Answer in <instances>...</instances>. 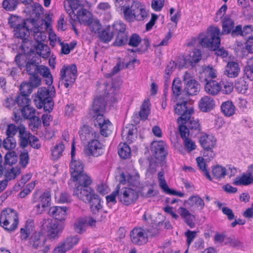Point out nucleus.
<instances>
[{"mask_svg":"<svg viewBox=\"0 0 253 253\" xmlns=\"http://www.w3.org/2000/svg\"><path fill=\"white\" fill-rule=\"evenodd\" d=\"M117 186L118 198L122 204L128 206L134 203L139 194V175L135 170L122 173Z\"/></svg>","mask_w":253,"mask_h":253,"instance_id":"1","label":"nucleus"},{"mask_svg":"<svg viewBox=\"0 0 253 253\" xmlns=\"http://www.w3.org/2000/svg\"><path fill=\"white\" fill-rule=\"evenodd\" d=\"M178 212L180 216L184 219L187 224L192 227L193 224V220L194 219V216L190 213L189 211L183 207L179 208L178 210Z\"/></svg>","mask_w":253,"mask_h":253,"instance_id":"43","label":"nucleus"},{"mask_svg":"<svg viewBox=\"0 0 253 253\" xmlns=\"http://www.w3.org/2000/svg\"><path fill=\"white\" fill-rule=\"evenodd\" d=\"M175 113L181 116L177 119L178 124H184L188 116L194 113V107L191 102L183 101L176 104L174 108Z\"/></svg>","mask_w":253,"mask_h":253,"instance_id":"15","label":"nucleus"},{"mask_svg":"<svg viewBox=\"0 0 253 253\" xmlns=\"http://www.w3.org/2000/svg\"><path fill=\"white\" fill-rule=\"evenodd\" d=\"M46 241L47 238L39 233H36L30 239V244L34 248L38 250H40L42 245Z\"/></svg>","mask_w":253,"mask_h":253,"instance_id":"39","label":"nucleus"},{"mask_svg":"<svg viewBox=\"0 0 253 253\" xmlns=\"http://www.w3.org/2000/svg\"><path fill=\"white\" fill-rule=\"evenodd\" d=\"M219 36V29L216 27H211L208 29L206 36H200V43L203 46L215 51L217 56L224 58L227 57L228 53L223 48H218L220 43Z\"/></svg>","mask_w":253,"mask_h":253,"instance_id":"3","label":"nucleus"},{"mask_svg":"<svg viewBox=\"0 0 253 253\" xmlns=\"http://www.w3.org/2000/svg\"><path fill=\"white\" fill-rule=\"evenodd\" d=\"M253 183V175L251 173H243L236 177L233 183L236 185H248Z\"/></svg>","mask_w":253,"mask_h":253,"instance_id":"35","label":"nucleus"},{"mask_svg":"<svg viewBox=\"0 0 253 253\" xmlns=\"http://www.w3.org/2000/svg\"><path fill=\"white\" fill-rule=\"evenodd\" d=\"M3 147L7 150H12L15 148L16 145V142L13 137L7 136L3 140Z\"/></svg>","mask_w":253,"mask_h":253,"instance_id":"62","label":"nucleus"},{"mask_svg":"<svg viewBox=\"0 0 253 253\" xmlns=\"http://www.w3.org/2000/svg\"><path fill=\"white\" fill-rule=\"evenodd\" d=\"M20 173V169L17 167L12 168L7 170L5 174L6 180H11L15 178L17 175Z\"/></svg>","mask_w":253,"mask_h":253,"instance_id":"59","label":"nucleus"},{"mask_svg":"<svg viewBox=\"0 0 253 253\" xmlns=\"http://www.w3.org/2000/svg\"><path fill=\"white\" fill-rule=\"evenodd\" d=\"M114 27L116 31L119 32L116 42V44L120 46L125 44L127 42L126 36L124 33L126 29V25L123 23L118 22L114 25Z\"/></svg>","mask_w":253,"mask_h":253,"instance_id":"31","label":"nucleus"},{"mask_svg":"<svg viewBox=\"0 0 253 253\" xmlns=\"http://www.w3.org/2000/svg\"><path fill=\"white\" fill-rule=\"evenodd\" d=\"M183 148L180 147L178 149V151L183 155H185L186 153H190L197 148L195 142L189 138L183 139Z\"/></svg>","mask_w":253,"mask_h":253,"instance_id":"34","label":"nucleus"},{"mask_svg":"<svg viewBox=\"0 0 253 253\" xmlns=\"http://www.w3.org/2000/svg\"><path fill=\"white\" fill-rule=\"evenodd\" d=\"M28 96L21 94L17 98V103L22 108V116L26 119H31L34 117L36 111L34 108L30 106V100Z\"/></svg>","mask_w":253,"mask_h":253,"instance_id":"19","label":"nucleus"},{"mask_svg":"<svg viewBox=\"0 0 253 253\" xmlns=\"http://www.w3.org/2000/svg\"><path fill=\"white\" fill-rule=\"evenodd\" d=\"M37 73L44 78L46 84L49 86L52 84V76L48 67L43 65L39 66L37 68Z\"/></svg>","mask_w":253,"mask_h":253,"instance_id":"38","label":"nucleus"},{"mask_svg":"<svg viewBox=\"0 0 253 253\" xmlns=\"http://www.w3.org/2000/svg\"><path fill=\"white\" fill-rule=\"evenodd\" d=\"M176 68V64L174 61H170L167 65L165 73L164 74V78L166 80V81H167L169 80L170 75L174 71Z\"/></svg>","mask_w":253,"mask_h":253,"instance_id":"63","label":"nucleus"},{"mask_svg":"<svg viewBox=\"0 0 253 253\" xmlns=\"http://www.w3.org/2000/svg\"><path fill=\"white\" fill-rule=\"evenodd\" d=\"M77 70L75 65L64 66L60 71L61 78L66 88L74 83L77 76Z\"/></svg>","mask_w":253,"mask_h":253,"instance_id":"18","label":"nucleus"},{"mask_svg":"<svg viewBox=\"0 0 253 253\" xmlns=\"http://www.w3.org/2000/svg\"><path fill=\"white\" fill-rule=\"evenodd\" d=\"M25 12L28 13L30 15V18L27 20H32L36 23L38 24L37 26L40 29L41 26V23L44 22L48 24V22H45L42 19H40V16L43 13V8L41 5L39 3H34L33 5L28 6L25 10Z\"/></svg>","mask_w":253,"mask_h":253,"instance_id":"21","label":"nucleus"},{"mask_svg":"<svg viewBox=\"0 0 253 253\" xmlns=\"http://www.w3.org/2000/svg\"><path fill=\"white\" fill-rule=\"evenodd\" d=\"M95 132L88 126H83L80 131V136L82 140L92 139L96 138Z\"/></svg>","mask_w":253,"mask_h":253,"instance_id":"37","label":"nucleus"},{"mask_svg":"<svg viewBox=\"0 0 253 253\" xmlns=\"http://www.w3.org/2000/svg\"><path fill=\"white\" fill-rule=\"evenodd\" d=\"M17 4V0H4L2 2V6L7 11H13L15 9Z\"/></svg>","mask_w":253,"mask_h":253,"instance_id":"61","label":"nucleus"},{"mask_svg":"<svg viewBox=\"0 0 253 253\" xmlns=\"http://www.w3.org/2000/svg\"><path fill=\"white\" fill-rule=\"evenodd\" d=\"M234 26V21L229 16L226 15L222 20V30L221 33L219 32V35L230 33Z\"/></svg>","mask_w":253,"mask_h":253,"instance_id":"36","label":"nucleus"},{"mask_svg":"<svg viewBox=\"0 0 253 253\" xmlns=\"http://www.w3.org/2000/svg\"><path fill=\"white\" fill-rule=\"evenodd\" d=\"M111 88L109 85L104 84H100L98 86V89L100 94L96 96L93 101L90 114L95 118L94 124L100 129L101 134L105 137H107L112 132L113 126L110 121L106 119L103 112L105 109V102L104 96L106 94V90Z\"/></svg>","mask_w":253,"mask_h":253,"instance_id":"2","label":"nucleus"},{"mask_svg":"<svg viewBox=\"0 0 253 253\" xmlns=\"http://www.w3.org/2000/svg\"><path fill=\"white\" fill-rule=\"evenodd\" d=\"M237 172L236 169L231 166L224 167L221 165H217L212 167L211 169V181L216 180L220 181L225 178L226 175L231 177L234 176Z\"/></svg>","mask_w":253,"mask_h":253,"instance_id":"14","label":"nucleus"},{"mask_svg":"<svg viewBox=\"0 0 253 253\" xmlns=\"http://www.w3.org/2000/svg\"><path fill=\"white\" fill-rule=\"evenodd\" d=\"M131 242L138 245H142L148 242V231L141 227H136L130 233Z\"/></svg>","mask_w":253,"mask_h":253,"instance_id":"23","label":"nucleus"},{"mask_svg":"<svg viewBox=\"0 0 253 253\" xmlns=\"http://www.w3.org/2000/svg\"><path fill=\"white\" fill-rule=\"evenodd\" d=\"M245 73L247 78L251 80H253V57L249 58L245 68Z\"/></svg>","mask_w":253,"mask_h":253,"instance_id":"55","label":"nucleus"},{"mask_svg":"<svg viewBox=\"0 0 253 253\" xmlns=\"http://www.w3.org/2000/svg\"><path fill=\"white\" fill-rule=\"evenodd\" d=\"M64 145L62 143L56 144L51 150L52 159L55 160L59 159L64 150Z\"/></svg>","mask_w":253,"mask_h":253,"instance_id":"48","label":"nucleus"},{"mask_svg":"<svg viewBox=\"0 0 253 253\" xmlns=\"http://www.w3.org/2000/svg\"><path fill=\"white\" fill-rule=\"evenodd\" d=\"M48 27V24L42 22L40 29L38 27L34 29V38L37 42V44L34 45V49L37 54L43 58L48 57L50 53L49 47L42 42L46 39V35L43 32Z\"/></svg>","mask_w":253,"mask_h":253,"instance_id":"6","label":"nucleus"},{"mask_svg":"<svg viewBox=\"0 0 253 253\" xmlns=\"http://www.w3.org/2000/svg\"><path fill=\"white\" fill-rule=\"evenodd\" d=\"M205 90L209 94L215 96L220 93L221 86L220 82H218L214 80L206 79Z\"/></svg>","mask_w":253,"mask_h":253,"instance_id":"29","label":"nucleus"},{"mask_svg":"<svg viewBox=\"0 0 253 253\" xmlns=\"http://www.w3.org/2000/svg\"><path fill=\"white\" fill-rule=\"evenodd\" d=\"M187 202L192 209H196L198 210H202L205 206V203L203 199L198 196H193L190 197Z\"/></svg>","mask_w":253,"mask_h":253,"instance_id":"41","label":"nucleus"},{"mask_svg":"<svg viewBox=\"0 0 253 253\" xmlns=\"http://www.w3.org/2000/svg\"><path fill=\"white\" fill-rule=\"evenodd\" d=\"M158 177L160 187L165 193L169 195H176L180 197H183V193L179 191H176L174 190L169 188L165 179L163 172H159L158 174Z\"/></svg>","mask_w":253,"mask_h":253,"instance_id":"28","label":"nucleus"},{"mask_svg":"<svg viewBox=\"0 0 253 253\" xmlns=\"http://www.w3.org/2000/svg\"><path fill=\"white\" fill-rule=\"evenodd\" d=\"M240 72V68L237 62L229 61L225 67L224 74L230 78L237 77Z\"/></svg>","mask_w":253,"mask_h":253,"instance_id":"30","label":"nucleus"},{"mask_svg":"<svg viewBox=\"0 0 253 253\" xmlns=\"http://www.w3.org/2000/svg\"><path fill=\"white\" fill-rule=\"evenodd\" d=\"M18 222L17 212L11 209L2 211L0 217L1 226L8 231H13L16 228Z\"/></svg>","mask_w":253,"mask_h":253,"instance_id":"12","label":"nucleus"},{"mask_svg":"<svg viewBox=\"0 0 253 253\" xmlns=\"http://www.w3.org/2000/svg\"><path fill=\"white\" fill-rule=\"evenodd\" d=\"M33 202L38 203L36 206V211L41 214L45 211L50 206V195L49 192L42 193L36 192L34 194Z\"/></svg>","mask_w":253,"mask_h":253,"instance_id":"16","label":"nucleus"},{"mask_svg":"<svg viewBox=\"0 0 253 253\" xmlns=\"http://www.w3.org/2000/svg\"><path fill=\"white\" fill-rule=\"evenodd\" d=\"M133 16V21H141L148 17L149 13L145 6L138 1Z\"/></svg>","mask_w":253,"mask_h":253,"instance_id":"33","label":"nucleus"},{"mask_svg":"<svg viewBox=\"0 0 253 253\" xmlns=\"http://www.w3.org/2000/svg\"><path fill=\"white\" fill-rule=\"evenodd\" d=\"M221 110L225 116L229 117L235 114L236 108L232 101H226L221 104Z\"/></svg>","mask_w":253,"mask_h":253,"instance_id":"40","label":"nucleus"},{"mask_svg":"<svg viewBox=\"0 0 253 253\" xmlns=\"http://www.w3.org/2000/svg\"><path fill=\"white\" fill-rule=\"evenodd\" d=\"M4 163L10 166L16 164L18 162V157L14 151L8 152L5 155Z\"/></svg>","mask_w":253,"mask_h":253,"instance_id":"50","label":"nucleus"},{"mask_svg":"<svg viewBox=\"0 0 253 253\" xmlns=\"http://www.w3.org/2000/svg\"><path fill=\"white\" fill-rule=\"evenodd\" d=\"M49 27L47 28L44 31V33H45V30L48 31V39L50 41V44L54 46L55 45L56 43L58 42L60 43V42H61V41L60 39L57 37L56 34L54 33V32L52 31V30L50 28V23L48 22Z\"/></svg>","mask_w":253,"mask_h":253,"instance_id":"54","label":"nucleus"},{"mask_svg":"<svg viewBox=\"0 0 253 253\" xmlns=\"http://www.w3.org/2000/svg\"><path fill=\"white\" fill-rule=\"evenodd\" d=\"M59 44L61 46V52L64 54H68L74 48L76 45V42H73L68 44L61 42Z\"/></svg>","mask_w":253,"mask_h":253,"instance_id":"58","label":"nucleus"},{"mask_svg":"<svg viewBox=\"0 0 253 253\" xmlns=\"http://www.w3.org/2000/svg\"><path fill=\"white\" fill-rule=\"evenodd\" d=\"M55 199L59 203H65L70 201V196L65 192H56Z\"/></svg>","mask_w":253,"mask_h":253,"instance_id":"53","label":"nucleus"},{"mask_svg":"<svg viewBox=\"0 0 253 253\" xmlns=\"http://www.w3.org/2000/svg\"><path fill=\"white\" fill-rule=\"evenodd\" d=\"M84 192L85 195L80 194L79 199L90 204V210L93 214H96L101 212L103 210V202L101 201L99 196L93 190L89 189Z\"/></svg>","mask_w":253,"mask_h":253,"instance_id":"10","label":"nucleus"},{"mask_svg":"<svg viewBox=\"0 0 253 253\" xmlns=\"http://www.w3.org/2000/svg\"><path fill=\"white\" fill-rule=\"evenodd\" d=\"M64 7L71 18L78 20L81 24L87 25L93 18L92 14L83 9L75 0H66Z\"/></svg>","mask_w":253,"mask_h":253,"instance_id":"4","label":"nucleus"},{"mask_svg":"<svg viewBox=\"0 0 253 253\" xmlns=\"http://www.w3.org/2000/svg\"><path fill=\"white\" fill-rule=\"evenodd\" d=\"M151 151L154 157L158 161H163L167 154L166 144L163 141H153L151 143Z\"/></svg>","mask_w":253,"mask_h":253,"instance_id":"24","label":"nucleus"},{"mask_svg":"<svg viewBox=\"0 0 253 253\" xmlns=\"http://www.w3.org/2000/svg\"><path fill=\"white\" fill-rule=\"evenodd\" d=\"M72 178L76 182V187L74 190L73 195L77 196L78 198H80L79 196L80 194L85 195L84 191H88L89 189L93 190L88 187L92 183V180L88 174L82 172L77 177Z\"/></svg>","mask_w":253,"mask_h":253,"instance_id":"11","label":"nucleus"},{"mask_svg":"<svg viewBox=\"0 0 253 253\" xmlns=\"http://www.w3.org/2000/svg\"><path fill=\"white\" fill-rule=\"evenodd\" d=\"M38 24L36 23L32 20L26 19L23 24L18 25L15 29V36L23 40L21 45L22 51L33 48L32 42L28 39L30 35V30L34 33V28L38 27L37 26Z\"/></svg>","mask_w":253,"mask_h":253,"instance_id":"5","label":"nucleus"},{"mask_svg":"<svg viewBox=\"0 0 253 253\" xmlns=\"http://www.w3.org/2000/svg\"><path fill=\"white\" fill-rule=\"evenodd\" d=\"M118 196V190L117 189L113 191L110 195L106 196V204L109 208H112L113 206L115 205L117 203L116 197Z\"/></svg>","mask_w":253,"mask_h":253,"instance_id":"57","label":"nucleus"},{"mask_svg":"<svg viewBox=\"0 0 253 253\" xmlns=\"http://www.w3.org/2000/svg\"><path fill=\"white\" fill-rule=\"evenodd\" d=\"M217 140L211 133H201L199 136V142L204 150V156L208 157L209 160L215 156L213 149L216 147Z\"/></svg>","mask_w":253,"mask_h":253,"instance_id":"9","label":"nucleus"},{"mask_svg":"<svg viewBox=\"0 0 253 253\" xmlns=\"http://www.w3.org/2000/svg\"><path fill=\"white\" fill-rule=\"evenodd\" d=\"M150 100L149 99L145 100L140 108L139 115L141 120H145L147 119L150 113Z\"/></svg>","mask_w":253,"mask_h":253,"instance_id":"42","label":"nucleus"},{"mask_svg":"<svg viewBox=\"0 0 253 253\" xmlns=\"http://www.w3.org/2000/svg\"><path fill=\"white\" fill-rule=\"evenodd\" d=\"M104 145L95 138L89 140L84 148V153L88 156L98 157L103 153Z\"/></svg>","mask_w":253,"mask_h":253,"instance_id":"22","label":"nucleus"},{"mask_svg":"<svg viewBox=\"0 0 253 253\" xmlns=\"http://www.w3.org/2000/svg\"><path fill=\"white\" fill-rule=\"evenodd\" d=\"M55 94V89L53 87L48 86V88L41 87L39 88L37 95L34 99L36 107L39 109L42 107L44 101L48 98H52Z\"/></svg>","mask_w":253,"mask_h":253,"instance_id":"20","label":"nucleus"},{"mask_svg":"<svg viewBox=\"0 0 253 253\" xmlns=\"http://www.w3.org/2000/svg\"><path fill=\"white\" fill-rule=\"evenodd\" d=\"M184 91L189 95H197L200 90V84L190 74L186 72L183 77Z\"/></svg>","mask_w":253,"mask_h":253,"instance_id":"17","label":"nucleus"},{"mask_svg":"<svg viewBox=\"0 0 253 253\" xmlns=\"http://www.w3.org/2000/svg\"><path fill=\"white\" fill-rule=\"evenodd\" d=\"M115 7L118 11L128 22L133 21V16L138 0H114Z\"/></svg>","mask_w":253,"mask_h":253,"instance_id":"8","label":"nucleus"},{"mask_svg":"<svg viewBox=\"0 0 253 253\" xmlns=\"http://www.w3.org/2000/svg\"><path fill=\"white\" fill-rule=\"evenodd\" d=\"M42 227L47 233V236L50 239H57L62 233L64 225L51 218L45 219L42 221Z\"/></svg>","mask_w":253,"mask_h":253,"instance_id":"13","label":"nucleus"},{"mask_svg":"<svg viewBox=\"0 0 253 253\" xmlns=\"http://www.w3.org/2000/svg\"><path fill=\"white\" fill-rule=\"evenodd\" d=\"M203 74L205 77V80L206 79L212 80L216 78L217 76V72L216 70L212 67L209 66L203 67Z\"/></svg>","mask_w":253,"mask_h":253,"instance_id":"44","label":"nucleus"},{"mask_svg":"<svg viewBox=\"0 0 253 253\" xmlns=\"http://www.w3.org/2000/svg\"><path fill=\"white\" fill-rule=\"evenodd\" d=\"M215 107V101L211 97L205 95L198 102L199 109L203 112H208L213 110Z\"/></svg>","mask_w":253,"mask_h":253,"instance_id":"27","label":"nucleus"},{"mask_svg":"<svg viewBox=\"0 0 253 253\" xmlns=\"http://www.w3.org/2000/svg\"><path fill=\"white\" fill-rule=\"evenodd\" d=\"M35 56L34 49L31 48L18 54L15 57V61L21 69L25 67L29 74L32 76L35 75L36 71L37 72L38 67L36 65Z\"/></svg>","mask_w":253,"mask_h":253,"instance_id":"7","label":"nucleus"},{"mask_svg":"<svg viewBox=\"0 0 253 253\" xmlns=\"http://www.w3.org/2000/svg\"><path fill=\"white\" fill-rule=\"evenodd\" d=\"M130 149L126 143H121L118 147V154L123 159L128 158L130 155Z\"/></svg>","mask_w":253,"mask_h":253,"instance_id":"46","label":"nucleus"},{"mask_svg":"<svg viewBox=\"0 0 253 253\" xmlns=\"http://www.w3.org/2000/svg\"><path fill=\"white\" fill-rule=\"evenodd\" d=\"M220 84L221 86L220 92L228 94L230 93L233 90V84L230 82L221 81H220Z\"/></svg>","mask_w":253,"mask_h":253,"instance_id":"52","label":"nucleus"},{"mask_svg":"<svg viewBox=\"0 0 253 253\" xmlns=\"http://www.w3.org/2000/svg\"><path fill=\"white\" fill-rule=\"evenodd\" d=\"M135 130L133 128H124L122 131V135L125 140L127 142L130 143L136 138V135L134 134Z\"/></svg>","mask_w":253,"mask_h":253,"instance_id":"49","label":"nucleus"},{"mask_svg":"<svg viewBox=\"0 0 253 253\" xmlns=\"http://www.w3.org/2000/svg\"><path fill=\"white\" fill-rule=\"evenodd\" d=\"M201 52L198 49H194L190 52L188 56L185 58L186 63L189 62L191 65L197 63L201 59Z\"/></svg>","mask_w":253,"mask_h":253,"instance_id":"47","label":"nucleus"},{"mask_svg":"<svg viewBox=\"0 0 253 253\" xmlns=\"http://www.w3.org/2000/svg\"><path fill=\"white\" fill-rule=\"evenodd\" d=\"M236 90L242 94H246L248 89V84L243 78L238 79L235 85Z\"/></svg>","mask_w":253,"mask_h":253,"instance_id":"45","label":"nucleus"},{"mask_svg":"<svg viewBox=\"0 0 253 253\" xmlns=\"http://www.w3.org/2000/svg\"><path fill=\"white\" fill-rule=\"evenodd\" d=\"M172 90L175 96H178L181 94L182 90V84L179 78H175L172 82Z\"/></svg>","mask_w":253,"mask_h":253,"instance_id":"56","label":"nucleus"},{"mask_svg":"<svg viewBox=\"0 0 253 253\" xmlns=\"http://www.w3.org/2000/svg\"><path fill=\"white\" fill-rule=\"evenodd\" d=\"M33 87L30 83L26 82L23 83L20 87V91L21 94L29 96L31 93Z\"/></svg>","mask_w":253,"mask_h":253,"instance_id":"64","label":"nucleus"},{"mask_svg":"<svg viewBox=\"0 0 253 253\" xmlns=\"http://www.w3.org/2000/svg\"><path fill=\"white\" fill-rule=\"evenodd\" d=\"M48 214L57 220L64 221L68 216V209L64 206H53L49 208Z\"/></svg>","mask_w":253,"mask_h":253,"instance_id":"26","label":"nucleus"},{"mask_svg":"<svg viewBox=\"0 0 253 253\" xmlns=\"http://www.w3.org/2000/svg\"><path fill=\"white\" fill-rule=\"evenodd\" d=\"M84 165L79 160L71 159L70 163V171L72 177H77L79 174L83 172Z\"/></svg>","mask_w":253,"mask_h":253,"instance_id":"32","label":"nucleus"},{"mask_svg":"<svg viewBox=\"0 0 253 253\" xmlns=\"http://www.w3.org/2000/svg\"><path fill=\"white\" fill-rule=\"evenodd\" d=\"M79 240L80 239L78 236L70 237L67 238L63 243L65 246L66 249L69 250L76 245L78 243Z\"/></svg>","mask_w":253,"mask_h":253,"instance_id":"60","label":"nucleus"},{"mask_svg":"<svg viewBox=\"0 0 253 253\" xmlns=\"http://www.w3.org/2000/svg\"><path fill=\"white\" fill-rule=\"evenodd\" d=\"M199 169L203 172L204 175L208 178L211 179L210 172L207 169V166L204 159L202 157H198L196 159Z\"/></svg>","mask_w":253,"mask_h":253,"instance_id":"51","label":"nucleus"},{"mask_svg":"<svg viewBox=\"0 0 253 253\" xmlns=\"http://www.w3.org/2000/svg\"><path fill=\"white\" fill-rule=\"evenodd\" d=\"M19 137L20 144L23 147H25L29 143L31 146L38 149L40 147L39 140L34 136L30 135L25 130V127H21L19 129Z\"/></svg>","mask_w":253,"mask_h":253,"instance_id":"25","label":"nucleus"}]
</instances>
